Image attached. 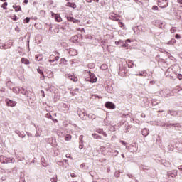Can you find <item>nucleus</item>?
Returning <instances> with one entry per match:
<instances>
[{
  "label": "nucleus",
  "mask_w": 182,
  "mask_h": 182,
  "mask_svg": "<svg viewBox=\"0 0 182 182\" xmlns=\"http://www.w3.org/2000/svg\"><path fill=\"white\" fill-rule=\"evenodd\" d=\"M87 74L89 76L88 77L85 78L87 82H90V83H96V82H97V77H96L95 74L92 73L90 71L87 72Z\"/></svg>",
  "instance_id": "1"
},
{
  "label": "nucleus",
  "mask_w": 182,
  "mask_h": 182,
  "mask_svg": "<svg viewBox=\"0 0 182 182\" xmlns=\"http://www.w3.org/2000/svg\"><path fill=\"white\" fill-rule=\"evenodd\" d=\"M158 6L160 8H166L168 6V1L167 0H158Z\"/></svg>",
  "instance_id": "2"
},
{
  "label": "nucleus",
  "mask_w": 182,
  "mask_h": 182,
  "mask_svg": "<svg viewBox=\"0 0 182 182\" xmlns=\"http://www.w3.org/2000/svg\"><path fill=\"white\" fill-rule=\"evenodd\" d=\"M52 18H55V22H62L63 19L62 17H60V14H55L53 12H50Z\"/></svg>",
  "instance_id": "3"
},
{
  "label": "nucleus",
  "mask_w": 182,
  "mask_h": 182,
  "mask_svg": "<svg viewBox=\"0 0 182 182\" xmlns=\"http://www.w3.org/2000/svg\"><path fill=\"white\" fill-rule=\"evenodd\" d=\"M16 101H14L10 99H6V106H9L10 107H15V106H16Z\"/></svg>",
  "instance_id": "4"
},
{
  "label": "nucleus",
  "mask_w": 182,
  "mask_h": 182,
  "mask_svg": "<svg viewBox=\"0 0 182 182\" xmlns=\"http://www.w3.org/2000/svg\"><path fill=\"white\" fill-rule=\"evenodd\" d=\"M105 106L107 109H109L110 110H114V109H116V105L112 102H107L105 104Z\"/></svg>",
  "instance_id": "5"
},
{
  "label": "nucleus",
  "mask_w": 182,
  "mask_h": 182,
  "mask_svg": "<svg viewBox=\"0 0 182 182\" xmlns=\"http://www.w3.org/2000/svg\"><path fill=\"white\" fill-rule=\"evenodd\" d=\"M109 19H111V21H115L116 22H117L119 21V19H120V16H119L114 13H112L109 15Z\"/></svg>",
  "instance_id": "6"
},
{
  "label": "nucleus",
  "mask_w": 182,
  "mask_h": 182,
  "mask_svg": "<svg viewBox=\"0 0 182 182\" xmlns=\"http://www.w3.org/2000/svg\"><path fill=\"white\" fill-rule=\"evenodd\" d=\"M65 6H68L69 8H73V9L77 8L76 3L68 2Z\"/></svg>",
  "instance_id": "7"
},
{
  "label": "nucleus",
  "mask_w": 182,
  "mask_h": 182,
  "mask_svg": "<svg viewBox=\"0 0 182 182\" xmlns=\"http://www.w3.org/2000/svg\"><path fill=\"white\" fill-rule=\"evenodd\" d=\"M56 60H59V56H55V55H50L49 62H55Z\"/></svg>",
  "instance_id": "8"
},
{
  "label": "nucleus",
  "mask_w": 182,
  "mask_h": 182,
  "mask_svg": "<svg viewBox=\"0 0 182 182\" xmlns=\"http://www.w3.org/2000/svg\"><path fill=\"white\" fill-rule=\"evenodd\" d=\"M68 21L70 22H73V23H79V22H80V21L77 20L73 17H68Z\"/></svg>",
  "instance_id": "9"
},
{
  "label": "nucleus",
  "mask_w": 182,
  "mask_h": 182,
  "mask_svg": "<svg viewBox=\"0 0 182 182\" xmlns=\"http://www.w3.org/2000/svg\"><path fill=\"white\" fill-rule=\"evenodd\" d=\"M37 72H38V73H39L40 75H41V77H40L41 80H45V75L43 74V71H42V70L38 68V69H37Z\"/></svg>",
  "instance_id": "10"
},
{
  "label": "nucleus",
  "mask_w": 182,
  "mask_h": 182,
  "mask_svg": "<svg viewBox=\"0 0 182 182\" xmlns=\"http://www.w3.org/2000/svg\"><path fill=\"white\" fill-rule=\"evenodd\" d=\"M136 76H142L143 77H147V72L146 70L141 71L139 74H136Z\"/></svg>",
  "instance_id": "11"
},
{
  "label": "nucleus",
  "mask_w": 182,
  "mask_h": 182,
  "mask_svg": "<svg viewBox=\"0 0 182 182\" xmlns=\"http://www.w3.org/2000/svg\"><path fill=\"white\" fill-rule=\"evenodd\" d=\"M72 42L74 43H76L79 42V36H74L73 37L71 38Z\"/></svg>",
  "instance_id": "12"
},
{
  "label": "nucleus",
  "mask_w": 182,
  "mask_h": 182,
  "mask_svg": "<svg viewBox=\"0 0 182 182\" xmlns=\"http://www.w3.org/2000/svg\"><path fill=\"white\" fill-rule=\"evenodd\" d=\"M21 63H24V65H29V63H31V62H29V60H28L25 58H21Z\"/></svg>",
  "instance_id": "13"
},
{
  "label": "nucleus",
  "mask_w": 182,
  "mask_h": 182,
  "mask_svg": "<svg viewBox=\"0 0 182 182\" xmlns=\"http://www.w3.org/2000/svg\"><path fill=\"white\" fill-rule=\"evenodd\" d=\"M68 78L70 79V80H73V82H77V78L75 75H70L68 76Z\"/></svg>",
  "instance_id": "14"
},
{
  "label": "nucleus",
  "mask_w": 182,
  "mask_h": 182,
  "mask_svg": "<svg viewBox=\"0 0 182 182\" xmlns=\"http://www.w3.org/2000/svg\"><path fill=\"white\" fill-rule=\"evenodd\" d=\"M65 141H70L72 140V135L68 134L65 136Z\"/></svg>",
  "instance_id": "15"
},
{
  "label": "nucleus",
  "mask_w": 182,
  "mask_h": 182,
  "mask_svg": "<svg viewBox=\"0 0 182 182\" xmlns=\"http://www.w3.org/2000/svg\"><path fill=\"white\" fill-rule=\"evenodd\" d=\"M14 9H15L16 12H19V11H22V8H21V6H13Z\"/></svg>",
  "instance_id": "16"
},
{
  "label": "nucleus",
  "mask_w": 182,
  "mask_h": 182,
  "mask_svg": "<svg viewBox=\"0 0 182 182\" xmlns=\"http://www.w3.org/2000/svg\"><path fill=\"white\" fill-rule=\"evenodd\" d=\"M68 64V60H66L65 58H63L60 60V65H67Z\"/></svg>",
  "instance_id": "17"
},
{
  "label": "nucleus",
  "mask_w": 182,
  "mask_h": 182,
  "mask_svg": "<svg viewBox=\"0 0 182 182\" xmlns=\"http://www.w3.org/2000/svg\"><path fill=\"white\" fill-rule=\"evenodd\" d=\"M100 69H102V70H106L107 69V64H102L100 66Z\"/></svg>",
  "instance_id": "18"
},
{
  "label": "nucleus",
  "mask_w": 182,
  "mask_h": 182,
  "mask_svg": "<svg viewBox=\"0 0 182 182\" xmlns=\"http://www.w3.org/2000/svg\"><path fill=\"white\" fill-rule=\"evenodd\" d=\"M8 2H4L2 5H1V8H3V9H8Z\"/></svg>",
  "instance_id": "19"
},
{
  "label": "nucleus",
  "mask_w": 182,
  "mask_h": 182,
  "mask_svg": "<svg viewBox=\"0 0 182 182\" xmlns=\"http://www.w3.org/2000/svg\"><path fill=\"white\" fill-rule=\"evenodd\" d=\"M92 137H94L95 139H102V136H99L97 134H92Z\"/></svg>",
  "instance_id": "20"
},
{
  "label": "nucleus",
  "mask_w": 182,
  "mask_h": 182,
  "mask_svg": "<svg viewBox=\"0 0 182 182\" xmlns=\"http://www.w3.org/2000/svg\"><path fill=\"white\" fill-rule=\"evenodd\" d=\"M76 31H77L78 32H85V28H80V27H77Z\"/></svg>",
  "instance_id": "21"
},
{
  "label": "nucleus",
  "mask_w": 182,
  "mask_h": 182,
  "mask_svg": "<svg viewBox=\"0 0 182 182\" xmlns=\"http://www.w3.org/2000/svg\"><path fill=\"white\" fill-rule=\"evenodd\" d=\"M133 66H134V64L133 63V62L129 61L128 62V68H133Z\"/></svg>",
  "instance_id": "22"
},
{
  "label": "nucleus",
  "mask_w": 182,
  "mask_h": 182,
  "mask_svg": "<svg viewBox=\"0 0 182 182\" xmlns=\"http://www.w3.org/2000/svg\"><path fill=\"white\" fill-rule=\"evenodd\" d=\"M11 18L13 21H18V17L15 14L11 16Z\"/></svg>",
  "instance_id": "23"
},
{
  "label": "nucleus",
  "mask_w": 182,
  "mask_h": 182,
  "mask_svg": "<svg viewBox=\"0 0 182 182\" xmlns=\"http://www.w3.org/2000/svg\"><path fill=\"white\" fill-rule=\"evenodd\" d=\"M13 92H14V93H18V92H19V88L17 87H14V88H13Z\"/></svg>",
  "instance_id": "24"
},
{
  "label": "nucleus",
  "mask_w": 182,
  "mask_h": 182,
  "mask_svg": "<svg viewBox=\"0 0 182 182\" xmlns=\"http://www.w3.org/2000/svg\"><path fill=\"white\" fill-rule=\"evenodd\" d=\"M142 134L143 136H147V134H149V132H147V129H143L142 130Z\"/></svg>",
  "instance_id": "25"
},
{
  "label": "nucleus",
  "mask_w": 182,
  "mask_h": 182,
  "mask_svg": "<svg viewBox=\"0 0 182 182\" xmlns=\"http://www.w3.org/2000/svg\"><path fill=\"white\" fill-rule=\"evenodd\" d=\"M30 21H31V18H29V17H26L24 19V22H26V23H29Z\"/></svg>",
  "instance_id": "26"
},
{
  "label": "nucleus",
  "mask_w": 182,
  "mask_h": 182,
  "mask_svg": "<svg viewBox=\"0 0 182 182\" xmlns=\"http://www.w3.org/2000/svg\"><path fill=\"white\" fill-rule=\"evenodd\" d=\"M48 79H52V77H53V73L50 71V74L48 76Z\"/></svg>",
  "instance_id": "27"
},
{
  "label": "nucleus",
  "mask_w": 182,
  "mask_h": 182,
  "mask_svg": "<svg viewBox=\"0 0 182 182\" xmlns=\"http://www.w3.org/2000/svg\"><path fill=\"white\" fill-rule=\"evenodd\" d=\"M118 24L120 28H123L124 26V23L123 22L119 21Z\"/></svg>",
  "instance_id": "28"
},
{
  "label": "nucleus",
  "mask_w": 182,
  "mask_h": 182,
  "mask_svg": "<svg viewBox=\"0 0 182 182\" xmlns=\"http://www.w3.org/2000/svg\"><path fill=\"white\" fill-rule=\"evenodd\" d=\"M175 38L176 39H180L181 36L179 34H176Z\"/></svg>",
  "instance_id": "29"
},
{
  "label": "nucleus",
  "mask_w": 182,
  "mask_h": 182,
  "mask_svg": "<svg viewBox=\"0 0 182 182\" xmlns=\"http://www.w3.org/2000/svg\"><path fill=\"white\" fill-rule=\"evenodd\" d=\"M70 177H73V178L77 177L76 174L74 173H70Z\"/></svg>",
  "instance_id": "30"
},
{
  "label": "nucleus",
  "mask_w": 182,
  "mask_h": 182,
  "mask_svg": "<svg viewBox=\"0 0 182 182\" xmlns=\"http://www.w3.org/2000/svg\"><path fill=\"white\" fill-rule=\"evenodd\" d=\"M176 28H173L171 29V33H174V32H176Z\"/></svg>",
  "instance_id": "31"
},
{
  "label": "nucleus",
  "mask_w": 182,
  "mask_h": 182,
  "mask_svg": "<svg viewBox=\"0 0 182 182\" xmlns=\"http://www.w3.org/2000/svg\"><path fill=\"white\" fill-rule=\"evenodd\" d=\"M79 149H83V143L80 142Z\"/></svg>",
  "instance_id": "32"
},
{
  "label": "nucleus",
  "mask_w": 182,
  "mask_h": 182,
  "mask_svg": "<svg viewBox=\"0 0 182 182\" xmlns=\"http://www.w3.org/2000/svg\"><path fill=\"white\" fill-rule=\"evenodd\" d=\"M75 53L73 54V53H72V50H70V52H69V53H70V55L71 56H75V55H76V51H75Z\"/></svg>",
  "instance_id": "33"
},
{
  "label": "nucleus",
  "mask_w": 182,
  "mask_h": 182,
  "mask_svg": "<svg viewBox=\"0 0 182 182\" xmlns=\"http://www.w3.org/2000/svg\"><path fill=\"white\" fill-rule=\"evenodd\" d=\"M65 157H67V159H70V154H67Z\"/></svg>",
  "instance_id": "34"
},
{
  "label": "nucleus",
  "mask_w": 182,
  "mask_h": 182,
  "mask_svg": "<svg viewBox=\"0 0 182 182\" xmlns=\"http://www.w3.org/2000/svg\"><path fill=\"white\" fill-rule=\"evenodd\" d=\"M43 97H45V91L41 90Z\"/></svg>",
  "instance_id": "35"
},
{
  "label": "nucleus",
  "mask_w": 182,
  "mask_h": 182,
  "mask_svg": "<svg viewBox=\"0 0 182 182\" xmlns=\"http://www.w3.org/2000/svg\"><path fill=\"white\" fill-rule=\"evenodd\" d=\"M178 4L182 5V0H177Z\"/></svg>",
  "instance_id": "36"
},
{
  "label": "nucleus",
  "mask_w": 182,
  "mask_h": 182,
  "mask_svg": "<svg viewBox=\"0 0 182 182\" xmlns=\"http://www.w3.org/2000/svg\"><path fill=\"white\" fill-rule=\"evenodd\" d=\"M153 9L157 10L159 9V7L157 6H153Z\"/></svg>",
  "instance_id": "37"
},
{
  "label": "nucleus",
  "mask_w": 182,
  "mask_h": 182,
  "mask_svg": "<svg viewBox=\"0 0 182 182\" xmlns=\"http://www.w3.org/2000/svg\"><path fill=\"white\" fill-rule=\"evenodd\" d=\"M93 0H86V2H87L88 4H90L92 2Z\"/></svg>",
  "instance_id": "38"
},
{
  "label": "nucleus",
  "mask_w": 182,
  "mask_h": 182,
  "mask_svg": "<svg viewBox=\"0 0 182 182\" xmlns=\"http://www.w3.org/2000/svg\"><path fill=\"white\" fill-rule=\"evenodd\" d=\"M150 84L151 85H154V84H156V81H150Z\"/></svg>",
  "instance_id": "39"
},
{
  "label": "nucleus",
  "mask_w": 182,
  "mask_h": 182,
  "mask_svg": "<svg viewBox=\"0 0 182 182\" xmlns=\"http://www.w3.org/2000/svg\"><path fill=\"white\" fill-rule=\"evenodd\" d=\"M28 2H29V1H28V0H24L23 4H28Z\"/></svg>",
  "instance_id": "40"
},
{
  "label": "nucleus",
  "mask_w": 182,
  "mask_h": 182,
  "mask_svg": "<svg viewBox=\"0 0 182 182\" xmlns=\"http://www.w3.org/2000/svg\"><path fill=\"white\" fill-rule=\"evenodd\" d=\"M36 59L37 60H39V55H36Z\"/></svg>",
  "instance_id": "41"
},
{
  "label": "nucleus",
  "mask_w": 182,
  "mask_h": 182,
  "mask_svg": "<svg viewBox=\"0 0 182 182\" xmlns=\"http://www.w3.org/2000/svg\"><path fill=\"white\" fill-rule=\"evenodd\" d=\"M41 12H43L44 14H46V11H45L44 10H41Z\"/></svg>",
  "instance_id": "42"
},
{
  "label": "nucleus",
  "mask_w": 182,
  "mask_h": 182,
  "mask_svg": "<svg viewBox=\"0 0 182 182\" xmlns=\"http://www.w3.org/2000/svg\"><path fill=\"white\" fill-rule=\"evenodd\" d=\"M172 42H173V43H176V41L173 39V40H172Z\"/></svg>",
  "instance_id": "43"
},
{
  "label": "nucleus",
  "mask_w": 182,
  "mask_h": 182,
  "mask_svg": "<svg viewBox=\"0 0 182 182\" xmlns=\"http://www.w3.org/2000/svg\"><path fill=\"white\" fill-rule=\"evenodd\" d=\"M95 2H99V0H93Z\"/></svg>",
  "instance_id": "44"
},
{
  "label": "nucleus",
  "mask_w": 182,
  "mask_h": 182,
  "mask_svg": "<svg viewBox=\"0 0 182 182\" xmlns=\"http://www.w3.org/2000/svg\"><path fill=\"white\" fill-rule=\"evenodd\" d=\"M158 113H163V111H158Z\"/></svg>",
  "instance_id": "45"
},
{
  "label": "nucleus",
  "mask_w": 182,
  "mask_h": 182,
  "mask_svg": "<svg viewBox=\"0 0 182 182\" xmlns=\"http://www.w3.org/2000/svg\"><path fill=\"white\" fill-rule=\"evenodd\" d=\"M0 1H1L2 2H5V1H6V0H0Z\"/></svg>",
  "instance_id": "46"
},
{
  "label": "nucleus",
  "mask_w": 182,
  "mask_h": 182,
  "mask_svg": "<svg viewBox=\"0 0 182 182\" xmlns=\"http://www.w3.org/2000/svg\"><path fill=\"white\" fill-rule=\"evenodd\" d=\"M122 156L124 159V154H122Z\"/></svg>",
  "instance_id": "47"
},
{
  "label": "nucleus",
  "mask_w": 182,
  "mask_h": 182,
  "mask_svg": "<svg viewBox=\"0 0 182 182\" xmlns=\"http://www.w3.org/2000/svg\"><path fill=\"white\" fill-rule=\"evenodd\" d=\"M65 1H67V2H69L70 0H65Z\"/></svg>",
  "instance_id": "48"
},
{
  "label": "nucleus",
  "mask_w": 182,
  "mask_h": 182,
  "mask_svg": "<svg viewBox=\"0 0 182 182\" xmlns=\"http://www.w3.org/2000/svg\"><path fill=\"white\" fill-rule=\"evenodd\" d=\"M128 42H130V40H127Z\"/></svg>",
  "instance_id": "49"
},
{
  "label": "nucleus",
  "mask_w": 182,
  "mask_h": 182,
  "mask_svg": "<svg viewBox=\"0 0 182 182\" xmlns=\"http://www.w3.org/2000/svg\"><path fill=\"white\" fill-rule=\"evenodd\" d=\"M179 79L181 80V77H179Z\"/></svg>",
  "instance_id": "50"
},
{
  "label": "nucleus",
  "mask_w": 182,
  "mask_h": 182,
  "mask_svg": "<svg viewBox=\"0 0 182 182\" xmlns=\"http://www.w3.org/2000/svg\"><path fill=\"white\" fill-rule=\"evenodd\" d=\"M179 79L181 80V77H179Z\"/></svg>",
  "instance_id": "51"
},
{
  "label": "nucleus",
  "mask_w": 182,
  "mask_h": 182,
  "mask_svg": "<svg viewBox=\"0 0 182 182\" xmlns=\"http://www.w3.org/2000/svg\"><path fill=\"white\" fill-rule=\"evenodd\" d=\"M144 134H147V132L146 133V132H144Z\"/></svg>",
  "instance_id": "52"
}]
</instances>
